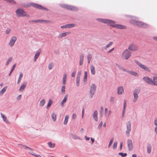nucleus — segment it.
<instances>
[{
	"mask_svg": "<svg viewBox=\"0 0 157 157\" xmlns=\"http://www.w3.org/2000/svg\"><path fill=\"white\" fill-rule=\"evenodd\" d=\"M99 21L104 23L108 24L109 25L116 29H126V27L125 26L115 24V22L113 21L106 19H100Z\"/></svg>",
	"mask_w": 157,
	"mask_h": 157,
	"instance_id": "1",
	"label": "nucleus"
},
{
	"mask_svg": "<svg viewBox=\"0 0 157 157\" xmlns=\"http://www.w3.org/2000/svg\"><path fill=\"white\" fill-rule=\"evenodd\" d=\"M97 86L95 84H92L90 86V98H92L95 94Z\"/></svg>",
	"mask_w": 157,
	"mask_h": 157,
	"instance_id": "2",
	"label": "nucleus"
},
{
	"mask_svg": "<svg viewBox=\"0 0 157 157\" xmlns=\"http://www.w3.org/2000/svg\"><path fill=\"white\" fill-rule=\"evenodd\" d=\"M130 22L132 24H133L142 27H146L148 26V25L147 24L144 23L141 21L132 20L130 21Z\"/></svg>",
	"mask_w": 157,
	"mask_h": 157,
	"instance_id": "3",
	"label": "nucleus"
},
{
	"mask_svg": "<svg viewBox=\"0 0 157 157\" xmlns=\"http://www.w3.org/2000/svg\"><path fill=\"white\" fill-rule=\"evenodd\" d=\"M131 54V52L126 49L122 53V57L125 59H128Z\"/></svg>",
	"mask_w": 157,
	"mask_h": 157,
	"instance_id": "4",
	"label": "nucleus"
},
{
	"mask_svg": "<svg viewBox=\"0 0 157 157\" xmlns=\"http://www.w3.org/2000/svg\"><path fill=\"white\" fill-rule=\"evenodd\" d=\"M135 62L139 66L141 69L144 70L147 72H150L151 70L146 66L142 64L140 62L137 61L136 60H134Z\"/></svg>",
	"mask_w": 157,
	"mask_h": 157,
	"instance_id": "5",
	"label": "nucleus"
},
{
	"mask_svg": "<svg viewBox=\"0 0 157 157\" xmlns=\"http://www.w3.org/2000/svg\"><path fill=\"white\" fill-rule=\"evenodd\" d=\"M16 13L17 15L20 16H26L28 17H30L29 15L27 14L22 9H17L16 10Z\"/></svg>",
	"mask_w": 157,
	"mask_h": 157,
	"instance_id": "6",
	"label": "nucleus"
},
{
	"mask_svg": "<svg viewBox=\"0 0 157 157\" xmlns=\"http://www.w3.org/2000/svg\"><path fill=\"white\" fill-rule=\"evenodd\" d=\"M60 6L62 7L71 10L77 11L78 10V9L77 8L74 6L64 4H61Z\"/></svg>",
	"mask_w": 157,
	"mask_h": 157,
	"instance_id": "7",
	"label": "nucleus"
},
{
	"mask_svg": "<svg viewBox=\"0 0 157 157\" xmlns=\"http://www.w3.org/2000/svg\"><path fill=\"white\" fill-rule=\"evenodd\" d=\"M143 79L146 83L151 85H152V84H153V80L148 77L145 76L143 78Z\"/></svg>",
	"mask_w": 157,
	"mask_h": 157,
	"instance_id": "8",
	"label": "nucleus"
},
{
	"mask_svg": "<svg viewBox=\"0 0 157 157\" xmlns=\"http://www.w3.org/2000/svg\"><path fill=\"white\" fill-rule=\"evenodd\" d=\"M126 128L127 130L126 131V133L127 135L129 136L131 130V124L130 121H128L126 123Z\"/></svg>",
	"mask_w": 157,
	"mask_h": 157,
	"instance_id": "9",
	"label": "nucleus"
},
{
	"mask_svg": "<svg viewBox=\"0 0 157 157\" xmlns=\"http://www.w3.org/2000/svg\"><path fill=\"white\" fill-rule=\"evenodd\" d=\"M75 26L74 24H67L63 25L60 27L61 29H70L73 28Z\"/></svg>",
	"mask_w": 157,
	"mask_h": 157,
	"instance_id": "10",
	"label": "nucleus"
},
{
	"mask_svg": "<svg viewBox=\"0 0 157 157\" xmlns=\"http://www.w3.org/2000/svg\"><path fill=\"white\" fill-rule=\"evenodd\" d=\"M33 21L35 22L40 23H52V21H51L42 20H34Z\"/></svg>",
	"mask_w": 157,
	"mask_h": 157,
	"instance_id": "11",
	"label": "nucleus"
},
{
	"mask_svg": "<svg viewBox=\"0 0 157 157\" xmlns=\"http://www.w3.org/2000/svg\"><path fill=\"white\" fill-rule=\"evenodd\" d=\"M31 5L32 6H33L34 7L36 8L41 10H48L47 9L44 8L41 6L39 5V4H37L33 3H31Z\"/></svg>",
	"mask_w": 157,
	"mask_h": 157,
	"instance_id": "12",
	"label": "nucleus"
},
{
	"mask_svg": "<svg viewBox=\"0 0 157 157\" xmlns=\"http://www.w3.org/2000/svg\"><path fill=\"white\" fill-rule=\"evenodd\" d=\"M128 147L129 151L132 150L133 146L132 140L130 139H128L127 141Z\"/></svg>",
	"mask_w": 157,
	"mask_h": 157,
	"instance_id": "13",
	"label": "nucleus"
},
{
	"mask_svg": "<svg viewBox=\"0 0 157 157\" xmlns=\"http://www.w3.org/2000/svg\"><path fill=\"white\" fill-rule=\"evenodd\" d=\"M17 40V38L16 37L13 36L11 37L10 40L9 44L11 46H13Z\"/></svg>",
	"mask_w": 157,
	"mask_h": 157,
	"instance_id": "14",
	"label": "nucleus"
},
{
	"mask_svg": "<svg viewBox=\"0 0 157 157\" xmlns=\"http://www.w3.org/2000/svg\"><path fill=\"white\" fill-rule=\"evenodd\" d=\"M137 47L134 44H131L128 47V49L132 51L136 50L137 49Z\"/></svg>",
	"mask_w": 157,
	"mask_h": 157,
	"instance_id": "15",
	"label": "nucleus"
},
{
	"mask_svg": "<svg viewBox=\"0 0 157 157\" xmlns=\"http://www.w3.org/2000/svg\"><path fill=\"white\" fill-rule=\"evenodd\" d=\"M124 92V88L123 86H121L117 88V93L118 94H121Z\"/></svg>",
	"mask_w": 157,
	"mask_h": 157,
	"instance_id": "16",
	"label": "nucleus"
},
{
	"mask_svg": "<svg viewBox=\"0 0 157 157\" xmlns=\"http://www.w3.org/2000/svg\"><path fill=\"white\" fill-rule=\"evenodd\" d=\"M140 92V89L138 88L135 89L133 92L134 96H136L138 97V94Z\"/></svg>",
	"mask_w": 157,
	"mask_h": 157,
	"instance_id": "17",
	"label": "nucleus"
},
{
	"mask_svg": "<svg viewBox=\"0 0 157 157\" xmlns=\"http://www.w3.org/2000/svg\"><path fill=\"white\" fill-rule=\"evenodd\" d=\"M97 115V111L96 110H95L93 113V117L94 120H95L96 121H98Z\"/></svg>",
	"mask_w": 157,
	"mask_h": 157,
	"instance_id": "18",
	"label": "nucleus"
},
{
	"mask_svg": "<svg viewBox=\"0 0 157 157\" xmlns=\"http://www.w3.org/2000/svg\"><path fill=\"white\" fill-rule=\"evenodd\" d=\"M84 59V55L83 53L81 54L80 57V63L79 64L80 65H82L83 64V63Z\"/></svg>",
	"mask_w": 157,
	"mask_h": 157,
	"instance_id": "19",
	"label": "nucleus"
},
{
	"mask_svg": "<svg viewBox=\"0 0 157 157\" xmlns=\"http://www.w3.org/2000/svg\"><path fill=\"white\" fill-rule=\"evenodd\" d=\"M1 117L3 119V121L7 123H8L9 121L8 120H7V118L2 113H1Z\"/></svg>",
	"mask_w": 157,
	"mask_h": 157,
	"instance_id": "20",
	"label": "nucleus"
},
{
	"mask_svg": "<svg viewBox=\"0 0 157 157\" xmlns=\"http://www.w3.org/2000/svg\"><path fill=\"white\" fill-rule=\"evenodd\" d=\"M70 33L69 32H66L60 34L59 35V37L61 38L69 34Z\"/></svg>",
	"mask_w": 157,
	"mask_h": 157,
	"instance_id": "21",
	"label": "nucleus"
},
{
	"mask_svg": "<svg viewBox=\"0 0 157 157\" xmlns=\"http://www.w3.org/2000/svg\"><path fill=\"white\" fill-rule=\"evenodd\" d=\"M151 144L149 143H148L147 146V152L148 153L150 154L151 153Z\"/></svg>",
	"mask_w": 157,
	"mask_h": 157,
	"instance_id": "22",
	"label": "nucleus"
},
{
	"mask_svg": "<svg viewBox=\"0 0 157 157\" xmlns=\"http://www.w3.org/2000/svg\"><path fill=\"white\" fill-rule=\"evenodd\" d=\"M67 97H68L67 94H66L65 95L63 99V100L61 102V105H63L64 104V103L66 102V101L67 100Z\"/></svg>",
	"mask_w": 157,
	"mask_h": 157,
	"instance_id": "23",
	"label": "nucleus"
},
{
	"mask_svg": "<svg viewBox=\"0 0 157 157\" xmlns=\"http://www.w3.org/2000/svg\"><path fill=\"white\" fill-rule=\"evenodd\" d=\"M7 88V86H5L0 91V95H2L5 92Z\"/></svg>",
	"mask_w": 157,
	"mask_h": 157,
	"instance_id": "24",
	"label": "nucleus"
},
{
	"mask_svg": "<svg viewBox=\"0 0 157 157\" xmlns=\"http://www.w3.org/2000/svg\"><path fill=\"white\" fill-rule=\"evenodd\" d=\"M116 65L117 66L120 70H122L123 71H127V70L124 68L123 67H122L120 65H119L117 63H116Z\"/></svg>",
	"mask_w": 157,
	"mask_h": 157,
	"instance_id": "25",
	"label": "nucleus"
},
{
	"mask_svg": "<svg viewBox=\"0 0 157 157\" xmlns=\"http://www.w3.org/2000/svg\"><path fill=\"white\" fill-rule=\"evenodd\" d=\"M153 84L152 85H155L157 86V77L154 76L153 78Z\"/></svg>",
	"mask_w": 157,
	"mask_h": 157,
	"instance_id": "26",
	"label": "nucleus"
},
{
	"mask_svg": "<svg viewBox=\"0 0 157 157\" xmlns=\"http://www.w3.org/2000/svg\"><path fill=\"white\" fill-rule=\"evenodd\" d=\"M90 70L92 74L94 75L95 73V68L94 66L91 65L90 67Z\"/></svg>",
	"mask_w": 157,
	"mask_h": 157,
	"instance_id": "27",
	"label": "nucleus"
},
{
	"mask_svg": "<svg viewBox=\"0 0 157 157\" xmlns=\"http://www.w3.org/2000/svg\"><path fill=\"white\" fill-rule=\"evenodd\" d=\"M27 85V83H24L20 87L19 89V91H21V90H23L25 87Z\"/></svg>",
	"mask_w": 157,
	"mask_h": 157,
	"instance_id": "28",
	"label": "nucleus"
},
{
	"mask_svg": "<svg viewBox=\"0 0 157 157\" xmlns=\"http://www.w3.org/2000/svg\"><path fill=\"white\" fill-rule=\"evenodd\" d=\"M126 72L129 73L130 74L134 75V76H136L137 75V73L135 71H129L128 70H127V71Z\"/></svg>",
	"mask_w": 157,
	"mask_h": 157,
	"instance_id": "29",
	"label": "nucleus"
},
{
	"mask_svg": "<svg viewBox=\"0 0 157 157\" xmlns=\"http://www.w3.org/2000/svg\"><path fill=\"white\" fill-rule=\"evenodd\" d=\"M87 77V71H85L84 73V76L83 78V81L84 82H86Z\"/></svg>",
	"mask_w": 157,
	"mask_h": 157,
	"instance_id": "30",
	"label": "nucleus"
},
{
	"mask_svg": "<svg viewBox=\"0 0 157 157\" xmlns=\"http://www.w3.org/2000/svg\"><path fill=\"white\" fill-rule=\"evenodd\" d=\"M23 76V74L21 72L18 78V80L17 82V84H19V83L20 82L21 80L22 77Z\"/></svg>",
	"mask_w": 157,
	"mask_h": 157,
	"instance_id": "31",
	"label": "nucleus"
},
{
	"mask_svg": "<svg viewBox=\"0 0 157 157\" xmlns=\"http://www.w3.org/2000/svg\"><path fill=\"white\" fill-rule=\"evenodd\" d=\"M40 54L39 52H37L35 54L34 57V61H36L38 58L39 57Z\"/></svg>",
	"mask_w": 157,
	"mask_h": 157,
	"instance_id": "32",
	"label": "nucleus"
},
{
	"mask_svg": "<svg viewBox=\"0 0 157 157\" xmlns=\"http://www.w3.org/2000/svg\"><path fill=\"white\" fill-rule=\"evenodd\" d=\"M126 101L125 100H124V105H123V113H125L126 108Z\"/></svg>",
	"mask_w": 157,
	"mask_h": 157,
	"instance_id": "33",
	"label": "nucleus"
},
{
	"mask_svg": "<svg viewBox=\"0 0 157 157\" xmlns=\"http://www.w3.org/2000/svg\"><path fill=\"white\" fill-rule=\"evenodd\" d=\"M45 103V100L43 99L41 100L40 103V106H43L44 105Z\"/></svg>",
	"mask_w": 157,
	"mask_h": 157,
	"instance_id": "34",
	"label": "nucleus"
},
{
	"mask_svg": "<svg viewBox=\"0 0 157 157\" xmlns=\"http://www.w3.org/2000/svg\"><path fill=\"white\" fill-rule=\"evenodd\" d=\"M68 118L69 116L68 115H67L65 116L63 123L64 124L66 125L67 124L68 121Z\"/></svg>",
	"mask_w": 157,
	"mask_h": 157,
	"instance_id": "35",
	"label": "nucleus"
},
{
	"mask_svg": "<svg viewBox=\"0 0 157 157\" xmlns=\"http://www.w3.org/2000/svg\"><path fill=\"white\" fill-rule=\"evenodd\" d=\"M52 119L54 122L56 120V115L55 113H53L52 115Z\"/></svg>",
	"mask_w": 157,
	"mask_h": 157,
	"instance_id": "36",
	"label": "nucleus"
},
{
	"mask_svg": "<svg viewBox=\"0 0 157 157\" xmlns=\"http://www.w3.org/2000/svg\"><path fill=\"white\" fill-rule=\"evenodd\" d=\"M52 103V101L51 99H50L48 101V104L47 106V109L51 106Z\"/></svg>",
	"mask_w": 157,
	"mask_h": 157,
	"instance_id": "37",
	"label": "nucleus"
},
{
	"mask_svg": "<svg viewBox=\"0 0 157 157\" xmlns=\"http://www.w3.org/2000/svg\"><path fill=\"white\" fill-rule=\"evenodd\" d=\"M48 144L49 147L50 148H53L55 146V144H52L51 142H50L48 143Z\"/></svg>",
	"mask_w": 157,
	"mask_h": 157,
	"instance_id": "38",
	"label": "nucleus"
},
{
	"mask_svg": "<svg viewBox=\"0 0 157 157\" xmlns=\"http://www.w3.org/2000/svg\"><path fill=\"white\" fill-rule=\"evenodd\" d=\"M80 79V78L78 77H76V86L78 87L79 85V81Z\"/></svg>",
	"mask_w": 157,
	"mask_h": 157,
	"instance_id": "39",
	"label": "nucleus"
},
{
	"mask_svg": "<svg viewBox=\"0 0 157 157\" xmlns=\"http://www.w3.org/2000/svg\"><path fill=\"white\" fill-rule=\"evenodd\" d=\"M5 1L13 4H15L16 3V2L13 0H5Z\"/></svg>",
	"mask_w": 157,
	"mask_h": 157,
	"instance_id": "40",
	"label": "nucleus"
},
{
	"mask_svg": "<svg viewBox=\"0 0 157 157\" xmlns=\"http://www.w3.org/2000/svg\"><path fill=\"white\" fill-rule=\"evenodd\" d=\"M13 59V58L12 57H10L9 59H8V60L6 62V65H8L9 64L10 62Z\"/></svg>",
	"mask_w": 157,
	"mask_h": 157,
	"instance_id": "41",
	"label": "nucleus"
},
{
	"mask_svg": "<svg viewBox=\"0 0 157 157\" xmlns=\"http://www.w3.org/2000/svg\"><path fill=\"white\" fill-rule=\"evenodd\" d=\"M118 155H121L122 157H125L127 155L126 153H123L122 152H120L118 153Z\"/></svg>",
	"mask_w": 157,
	"mask_h": 157,
	"instance_id": "42",
	"label": "nucleus"
},
{
	"mask_svg": "<svg viewBox=\"0 0 157 157\" xmlns=\"http://www.w3.org/2000/svg\"><path fill=\"white\" fill-rule=\"evenodd\" d=\"M114 138H112L110 140L109 144L108 145V148H109L111 144H112Z\"/></svg>",
	"mask_w": 157,
	"mask_h": 157,
	"instance_id": "43",
	"label": "nucleus"
},
{
	"mask_svg": "<svg viewBox=\"0 0 157 157\" xmlns=\"http://www.w3.org/2000/svg\"><path fill=\"white\" fill-rule=\"evenodd\" d=\"M54 66V64L52 63H50L48 66V68L49 70L51 69L52 67Z\"/></svg>",
	"mask_w": 157,
	"mask_h": 157,
	"instance_id": "44",
	"label": "nucleus"
},
{
	"mask_svg": "<svg viewBox=\"0 0 157 157\" xmlns=\"http://www.w3.org/2000/svg\"><path fill=\"white\" fill-rule=\"evenodd\" d=\"M113 44V42H110L108 44H107L106 45L105 47V49H106L108 47H109Z\"/></svg>",
	"mask_w": 157,
	"mask_h": 157,
	"instance_id": "45",
	"label": "nucleus"
},
{
	"mask_svg": "<svg viewBox=\"0 0 157 157\" xmlns=\"http://www.w3.org/2000/svg\"><path fill=\"white\" fill-rule=\"evenodd\" d=\"M65 86H63L61 88V92L63 93H64L65 92Z\"/></svg>",
	"mask_w": 157,
	"mask_h": 157,
	"instance_id": "46",
	"label": "nucleus"
},
{
	"mask_svg": "<svg viewBox=\"0 0 157 157\" xmlns=\"http://www.w3.org/2000/svg\"><path fill=\"white\" fill-rule=\"evenodd\" d=\"M117 144V142H114L113 146V148L115 149H116Z\"/></svg>",
	"mask_w": 157,
	"mask_h": 157,
	"instance_id": "47",
	"label": "nucleus"
},
{
	"mask_svg": "<svg viewBox=\"0 0 157 157\" xmlns=\"http://www.w3.org/2000/svg\"><path fill=\"white\" fill-rule=\"evenodd\" d=\"M16 64L15 63L13 65V66H12V69H11L10 71V73H11L14 70V69L16 67Z\"/></svg>",
	"mask_w": 157,
	"mask_h": 157,
	"instance_id": "48",
	"label": "nucleus"
},
{
	"mask_svg": "<svg viewBox=\"0 0 157 157\" xmlns=\"http://www.w3.org/2000/svg\"><path fill=\"white\" fill-rule=\"evenodd\" d=\"M104 110V108L103 106H101L100 108V114L101 115V116L102 115V112H103Z\"/></svg>",
	"mask_w": 157,
	"mask_h": 157,
	"instance_id": "49",
	"label": "nucleus"
},
{
	"mask_svg": "<svg viewBox=\"0 0 157 157\" xmlns=\"http://www.w3.org/2000/svg\"><path fill=\"white\" fill-rule=\"evenodd\" d=\"M92 58V55L90 54H88L87 56V58L88 59H91Z\"/></svg>",
	"mask_w": 157,
	"mask_h": 157,
	"instance_id": "50",
	"label": "nucleus"
},
{
	"mask_svg": "<svg viewBox=\"0 0 157 157\" xmlns=\"http://www.w3.org/2000/svg\"><path fill=\"white\" fill-rule=\"evenodd\" d=\"M103 124V122L102 121H101L100 123L98 125V128L99 129H100L101 128V126Z\"/></svg>",
	"mask_w": 157,
	"mask_h": 157,
	"instance_id": "51",
	"label": "nucleus"
},
{
	"mask_svg": "<svg viewBox=\"0 0 157 157\" xmlns=\"http://www.w3.org/2000/svg\"><path fill=\"white\" fill-rule=\"evenodd\" d=\"M76 73V71H73L71 74V76L73 77H75V75Z\"/></svg>",
	"mask_w": 157,
	"mask_h": 157,
	"instance_id": "52",
	"label": "nucleus"
},
{
	"mask_svg": "<svg viewBox=\"0 0 157 157\" xmlns=\"http://www.w3.org/2000/svg\"><path fill=\"white\" fill-rule=\"evenodd\" d=\"M81 74V71H79L78 72L76 77H80V75Z\"/></svg>",
	"mask_w": 157,
	"mask_h": 157,
	"instance_id": "53",
	"label": "nucleus"
},
{
	"mask_svg": "<svg viewBox=\"0 0 157 157\" xmlns=\"http://www.w3.org/2000/svg\"><path fill=\"white\" fill-rule=\"evenodd\" d=\"M76 117V115L75 113H73L72 116V119H75Z\"/></svg>",
	"mask_w": 157,
	"mask_h": 157,
	"instance_id": "54",
	"label": "nucleus"
},
{
	"mask_svg": "<svg viewBox=\"0 0 157 157\" xmlns=\"http://www.w3.org/2000/svg\"><path fill=\"white\" fill-rule=\"evenodd\" d=\"M154 124L156 126H157V118H155L154 121Z\"/></svg>",
	"mask_w": 157,
	"mask_h": 157,
	"instance_id": "55",
	"label": "nucleus"
},
{
	"mask_svg": "<svg viewBox=\"0 0 157 157\" xmlns=\"http://www.w3.org/2000/svg\"><path fill=\"white\" fill-rule=\"evenodd\" d=\"M59 50H54V53L56 55H58L59 54Z\"/></svg>",
	"mask_w": 157,
	"mask_h": 157,
	"instance_id": "56",
	"label": "nucleus"
},
{
	"mask_svg": "<svg viewBox=\"0 0 157 157\" xmlns=\"http://www.w3.org/2000/svg\"><path fill=\"white\" fill-rule=\"evenodd\" d=\"M138 97H136V96H134V98L133 99V101L134 102H136V101H137V98Z\"/></svg>",
	"mask_w": 157,
	"mask_h": 157,
	"instance_id": "57",
	"label": "nucleus"
},
{
	"mask_svg": "<svg viewBox=\"0 0 157 157\" xmlns=\"http://www.w3.org/2000/svg\"><path fill=\"white\" fill-rule=\"evenodd\" d=\"M23 146L24 147V148L25 149H26L27 148H28V149H29L30 150H32V148L29 147H28V146Z\"/></svg>",
	"mask_w": 157,
	"mask_h": 157,
	"instance_id": "58",
	"label": "nucleus"
},
{
	"mask_svg": "<svg viewBox=\"0 0 157 157\" xmlns=\"http://www.w3.org/2000/svg\"><path fill=\"white\" fill-rule=\"evenodd\" d=\"M66 79L63 78V85L65 84L66 83Z\"/></svg>",
	"mask_w": 157,
	"mask_h": 157,
	"instance_id": "59",
	"label": "nucleus"
},
{
	"mask_svg": "<svg viewBox=\"0 0 157 157\" xmlns=\"http://www.w3.org/2000/svg\"><path fill=\"white\" fill-rule=\"evenodd\" d=\"M123 146V143L122 142L121 143L120 145V150H121Z\"/></svg>",
	"mask_w": 157,
	"mask_h": 157,
	"instance_id": "60",
	"label": "nucleus"
},
{
	"mask_svg": "<svg viewBox=\"0 0 157 157\" xmlns=\"http://www.w3.org/2000/svg\"><path fill=\"white\" fill-rule=\"evenodd\" d=\"M21 95H19V96H18V97L17 98V100H19L21 99Z\"/></svg>",
	"mask_w": 157,
	"mask_h": 157,
	"instance_id": "61",
	"label": "nucleus"
},
{
	"mask_svg": "<svg viewBox=\"0 0 157 157\" xmlns=\"http://www.w3.org/2000/svg\"><path fill=\"white\" fill-rule=\"evenodd\" d=\"M114 100V98L113 97H111L110 99V101L111 102H113Z\"/></svg>",
	"mask_w": 157,
	"mask_h": 157,
	"instance_id": "62",
	"label": "nucleus"
},
{
	"mask_svg": "<svg viewBox=\"0 0 157 157\" xmlns=\"http://www.w3.org/2000/svg\"><path fill=\"white\" fill-rule=\"evenodd\" d=\"M114 50V48H112L108 52V53H109L110 52H112V51H113V50Z\"/></svg>",
	"mask_w": 157,
	"mask_h": 157,
	"instance_id": "63",
	"label": "nucleus"
},
{
	"mask_svg": "<svg viewBox=\"0 0 157 157\" xmlns=\"http://www.w3.org/2000/svg\"><path fill=\"white\" fill-rule=\"evenodd\" d=\"M85 138L86 140H87V141L89 140L90 139V137H87L86 136H85Z\"/></svg>",
	"mask_w": 157,
	"mask_h": 157,
	"instance_id": "64",
	"label": "nucleus"
}]
</instances>
